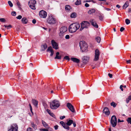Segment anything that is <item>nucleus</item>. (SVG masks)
Listing matches in <instances>:
<instances>
[{
    "instance_id": "obj_63",
    "label": "nucleus",
    "mask_w": 131,
    "mask_h": 131,
    "mask_svg": "<svg viewBox=\"0 0 131 131\" xmlns=\"http://www.w3.org/2000/svg\"><path fill=\"white\" fill-rule=\"evenodd\" d=\"M131 61V60H127L126 62L127 63H130Z\"/></svg>"
},
{
    "instance_id": "obj_20",
    "label": "nucleus",
    "mask_w": 131,
    "mask_h": 131,
    "mask_svg": "<svg viewBox=\"0 0 131 131\" xmlns=\"http://www.w3.org/2000/svg\"><path fill=\"white\" fill-rule=\"evenodd\" d=\"M42 123L45 127L47 129H49V126L44 121L42 120Z\"/></svg>"
},
{
    "instance_id": "obj_27",
    "label": "nucleus",
    "mask_w": 131,
    "mask_h": 131,
    "mask_svg": "<svg viewBox=\"0 0 131 131\" xmlns=\"http://www.w3.org/2000/svg\"><path fill=\"white\" fill-rule=\"evenodd\" d=\"M76 17L77 14L75 12L73 13L70 15V17L72 18H75Z\"/></svg>"
},
{
    "instance_id": "obj_49",
    "label": "nucleus",
    "mask_w": 131,
    "mask_h": 131,
    "mask_svg": "<svg viewBox=\"0 0 131 131\" xmlns=\"http://www.w3.org/2000/svg\"><path fill=\"white\" fill-rule=\"evenodd\" d=\"M43 105L45 109L47 107V104L45 103H43Z\"/></svg>"
},
{
    "instance_id": "obj_8",
    "label": "nucleus",
    "mask_w": 131,
    "mask_h": 131,
    "mask_svg": "<svg viewBox=\"0 0 131 131\" xmlns=\"http://www.w3.org/2000/svg\"><path fill=\"white\" fill-rule=\"evenodd\" d=\"M95 55L94 60L97 61L99 59V57L100 54L99 51L98 49H96L95 51Z\"/></svg>"
},
{
    "instance_id": "obj_13",
    "label": "nucleus",
    "mask_w": 131,
    "mask_h": 131,
    "mask_svg": "<svg viewBox=\"0 0 131 131\" xmlns=\"http://www.w3.org/2000/svg\"><path fill=\"white\" fill-rule=\"evenodd\" d=\"M89 58L86 56H84L82 58V62L84 64H86L88 62Z\"/></svg>"
},
{
    "instance_id": "obj_2",
    "label": "nucleus",
    "mask_w": 131,
    "mask_h": 131,
    "mask_svg": "<svg viewBox=\"0 0 131 131\" xmlns=\"http://www.w3.org/2000/svg\"><path fill=\"white\" fill-rule=\"evenodd\" d=\"M79 44L80 50L82 52H86L87 51L88 45L85 41H80L79 42Z\"/></svg>"
},
{
    "instance_id": "obj_41",
    "label": "nucleus",
    "mask_w": 131,
    "mask_h": 131,
    "mask_svg": "<svg viewBox=\"0 0 131 131\" xmlns=\"http://www.w3.org/2000/svg\"><path fill=\"white\" fill-rule=\"evenodd\" d=\"M8 3L10 7H12L13 6V4L10 1H9L8 2Z\"/></svg>"
},
{
    "instance_id": "obj_26",
    "label": "nucleus",
    "mask_w": 131,
    "mask_h": 131,
    "mask_svg": "<svg viewBox=\"0 0 131 131\" xmlns=\"http://www.w3.org/2000/svg\"><path fill=\"white\" fill-rule=\"evenodd\" d=\"M73 123V121L71 119L69 120L68 121H67V122L66 123V124L67 125L70 126Z\"/></svg>"
},
{
    "instance_id": "obj_36",
    "label": "nucleus",
    "mask_w": 131,
    "mask_h": 131,
    "mask_svg": "<svg viewBox=\"0 0 131 131\" xmlns=\"http://www.w3.org/2000/svg\"><path fill=\"white\" fill-rule=\"evenodd\" d=\"M29 6L30 8L32 9L35 10L36 9L35 5H29Z\"/></svg>"
},
{
    "instance_id": "obj_62",
    "label": "nucleus",
    "mask_w": 131,
    "mask_h": 131,
    "mask_svg": "<svg viewBox=\"0 0 131 131\" xmlns=\"http://www.w3.org/2000/svg\"><path fill=\"white\" fill-rule=\"evenodd\" d=\"M105 10L107 11L110 10H111L110 9L106 7H105Z\"/></svg>"
},
{
    "instance_id": "obj_14",
    "label": "nucleus",
    "mask_w": 131,
    "mask_h": 131,
    "mask_svg": "<svg viewBox=\"0 0 131 131\" xmlns=\"http://www.w3.org/2000/svg\"><path fill=\"white\" fill-rule=\"evenodd\" d=\"M103 112L107 115H109L110 114V112L109 111L108 108L106 107H105L104 108L103 110Z\"/></svg>"
},
{
    "instance_id": "obj_5",
    "label": "nucleus",
    "mask_w": 131,
    "mask_h": 131,
    "mask_svg": "<svg viewBox=\"0 0 131 131\" xmlns=\"http://www.w3.org/2000/svg\"><path fill=\"white\" fill-rule=\"evenodd\" d=\"M18 127L16 124H13L11 125L10 127L8 129V131H18Z\"/></svg>"
},
{
    "instance_id": "obj_44",
    "label": "nucleus",
    "mask_w": 131,
    "mask_h": 131,
    "mask_svg": "<svg viewBox=\"0 0 131 131\" xmlns=\"http://www.w3.org/2000/svg\"><path fill=\"white\" fill-rule=\"evenodd\" d=\"M11 14L13 16H15L16 15V12L15 11H13L12 12Z\"/></svg>"
},
{
    "instance_id": "obj_3",
    "label": "nucleus",
    "mask_w": 131,
    "mask_h": 131,
    "mask_svg": "<svg viewBox=\"0 0 131 131\" xmlns=\"http://www.w3.org/2000/svg\"><path fill=\"white\" fill-rule=\"evenodd\" d=\"M60 106L59 101L56 100H54L52 102H50V107L52 109H56Z\"/></svg>"
},
{
    "instance_id": "obj_10",
    "label": "nucleus",
    "mask_w": 131,
    "mask_h": 131,
    "mask_svg": "<svg viewBox=\"0 0 131 131\" xmlns=\"http://www.w3.org/2000/svg\"><path fill=\"white\" fill-rule=\"evenodd\" d=\"M51 43L53 48L56 50L59 49L58 44L54 40H52L51 41Z\"/></svg>"
},
{
    "instance_id": "obj_7",
    "label": "nucleus",
    "mask_w": 131,
    "mask_h": 131,
    "mask_svg": "<svg viewBox=\"0 0 131 131\" xmlns=\"http://www.w3.org/2000/svg\"><path fill=\"white\" fill-rule=\"evenodd\" d=\"M67 30V28L66 27L64 26L61 27L60 29L59 35L61 37H62L64 35V33L66 32Z\"/></svg>"
},
{
    "instance_id": "obj_4",
    "label": "nucleus",
    "mask_w": 131,
    "mask_h": 131,
    "mask_svg": "<svg viewBox=\"0 0 131 131\" xmlns=\"http://www.w3.org/2000/svg\"><path fill=\"white\" fill-rule=\"evenodd\" d=\"M111 123L113 127H115L116 126L117 124V118L115 115H113L112 116Z\"/></svg>"
},
{
    "instance_id": "obj_58",
    "label": "nucleus",
    "mask_w": 131,
    "mask_h": 131,
    "mask_svg": "<svg viewBox=\"0 0 131 131\" xmlns=\"http://www.w3.org/2000/svg\"><path fill=\"white\" fill-rule=\"evenodd\" d=\"M81 28H82V25L83 26V27H84V26H85V25L84 24V23L83 22V21H82L81 23Z\"/></svg>"
},
{
    "instance_id": "obj_40",
    "label": "nucleus",
    "mask_w": 131,
    "mask_h": 131,
    "mask_svg": "<svg viewBox=\"0 0 131 131\" xmlns=\"http://www.w3.org/2000/svg\"><path fill=\"white\" fill-rule=\"evenodd\" d=\"M82 28H80V31L82 30L84 28H88V26H87V25H85V26H84V27L83 26H82Z\"/></svg>"
},
{
    "instance_id": "obj_1",
    "label": "nucleus",
    "mask_w": 131,
    "mask_h": 131,
    "mask_svg": "<svg viewBox=\"0 0 131 131\" xmlns=\"http://www.w3.org/2000/svg\"><path fill=\"white\" fill-rule=\"evenodd\" d=\"M80 27V25L78 23H73L71 24L69 28V31L70 32H75Z\"/></svg>"
},
{
    "instance_id": "obj_28",
    "label": "nucleus",
    "mask_w": 131,
    "mask_h": 131,
    "mask_svg": "<svg viewBox=\"0 0 131 131\" xmlns=\"http://www.w3.org/2000/svg\"><path fill=\"white\" fill-rule=\"evenodd\" d=\"M128 6V2H126L123 6V9H125Z\"/></svg>"
},
{
    "instance_id": "obj_35",
    "label": "nucleus",
    "mask_w": 131,
    "mask_h": 131,
    "mask_svg": "<svg viewBox=\"0 0 131 131\" xmlns=\"http://www.w3.org/2000/svg\"><path fill=\"white\" fill-rule=\"evenodd\" d=\"M125 23L127 25H128L130 23V21L127 18L125 19Z\"/></svg>"
},
{
    "instance_id": "obj_17",
    "label": "nucleus",
    "mask_w": 131,
    "mask_h": 131,
    "mask_svg": "<svg viewBox=\"0 0 131 131\" xmlns=\"http://www.w3.org/2000/svg\"><path fill=\"white\" fill-rule=\"evenodd\" d=\"M71 60L74 62L78 63L80 62V60L79 59L75 58H71Z\"/></svg>"
},
{
    "instance_id": "obj_29",
    "label": "nucleus",
    "mask_w": 131,
    "mask_h": 131,
    "mask_svg": "<svg viewBox=\"0 0 131 131\" xmlns=\"http://www.w3.org/2000/svg\"><path fill=\"white\" fill-rule=\"evenodd\" d=\"M41 47L43 48L44 49H42V51H44L47 48V46L46 43H45L43 45H42L41 46Z\"/></svg>"
},
{
    "instance_id": "obj_42",
    "label": "nucleus",
    "mask_w": 131,
    "mask_h": 131,
    "mask_svg": "<svg viewBox=\"0 0 131 131\" xmlns=\"http://www.w3.org/2000/svg\"><path fill=\"white\" fill-rule=\"evenodd\" d=\"M17 6H18L19 8L20 9H21V5L20 4V2H18L17 3Z\"/></svg>"
},
{
    "instance_id": "obj_48",
    "label": "nucleus",
    "mask_w": 131,
    "mask_h": 131,
    "mask_svg": "<svg viewBox=\"0 0 131 131\" xmlns=\"http://www.w3.org/2000/svg\"><path fill=\"white\" fill-rule=\"evenodd\" d=\"M16 18L17 19H20L22 18V16L20 15H19L17 17H16Z\"/></svg>"
},
{
    "instance_id": "obj_31",
    "label": "nucleus",
    "mask_w": 131,
    "mask_h": 131,
    "mask_svg": "<svg viewBox=\"0 0 131 131\" xmlns=\"http://www.w3.org/2000/svg\"><path fill=\"white\" fill-rule=\"evenodd\" d=\"M96 40L98 43H99L101 41L100 38L99 37H97L95 38Z\"/></svg>"
},
{
    "instance_id": "obj_55",
    "label": "nucleus",
    "mask_w": 131,
    "mask_h": 131,
    "mask_svg": "<svg viewBox=\"0 0 131 131\" xmlns=\"http://www.w3.org/2000/svg\"><path fill=\"white\" fill-rule=\"evenodd\" d=\"M85 6L86 7H88L89 6V5L87 3H86L85 4Z\"/></svg>"
},
{
    "instance_id": "obj_9",
    "label": "nucleus",
    "mask_w": 131,
    "mask_h": 131,
    "mask_svg": "<svg viewBox=\"0 0 131 131\" xmlns=\"http://www.w3.org/2000/svg\"><path fill=\"white\" fill-rule=\"evenodd\" d=\"M39 14L40 17L42 18H45L47 16V12L43 10L40 11Z\"/></svg>"
},
{
    "instance_id": "obj_59",
    "label": "nucleus",
    "mask_w": 131,
    "mask_h": 131,
    "mask_svg": "<svg viewBox=\"0 0 131 131\" xmlns=\"http://www.w3.org/2000/svg\"><path fill=\"white\" fill-rule=\"evenodd\" d=\"M123 86L122 85H121L120 86V88L121 89V90L123 91Z\"/></svg>"
},
{
    "instance_id": "obj_46",
    "label": "nucleus",
    "mask_w": 131,
    "mask_h": 131,
    "mask_svg": "<svg viewBox=\"0 0 131 131\" xmlns=\"http://www.w3.org/2000/svg\"><path fill=\"white\" fill-rule=\"evenodd\" d=\"M57 89L58 90H61L62 89V87L59 84L58 85V86H57Z\"/></svg>"
},
{
    "instance_id": "obj_52",
    "label": "nucleus",
    "mask_w": 131,
    "mask_h": 131,
    "mask_svg": "<svg viewBox=\"0 0 131 131\" xmlns=\"http://www.w3.org/2000/svg\"><path fill=\"white\" fill-rule=\"evenodd\" d=\"M27 131H32V129L30 127L28 128L27 130Z\"/></svg>"
},
{
    "instance_id": "obj_61",
    "label": "nucleus",
    "mask_w": 131,
    "mask_h": 131,
    "mask_svg": "<svg viewBox=\"0 0 131 131\" xmlns=\"http://www.w3.org/2000/svg\"><path fill=\"white\" fill-rule=\"evenodd\" d=\"M7 26V29H8L9 28H10L12 27V25H9Z\"/></svg>"
},
{
    "instance_id": "obj_57",
    "label": "nucleus",
    "mask_w": 131,
    "mask_h": 131,
    "mask_svg": "<svg viewBox=\"0 0 131 131\" xmlns=\"http://www.w3.org/2000/svg\"><path fill=\"white\" fill-rule=\"evenodd\" d=\"M36 23V20L35 19H34L32 20V23L33 24H35Z\"/></svg>"
},
{
    "instance_id": "obj_6",
    "label": "nucleus",
    "mask_w": 131,
    "mask_h": 131,
    "mask_svg": "<svg viewBox=\"0 0 131 131\" xmlns=\"http://www.w3.org/2000/svg\"><path fill=\"white\" fill-rule=\"evenodd\" d=\"M47 22L50 24H53L56 23V20L52 16H50L48 18Z\"/></svg>"
},
{
    "instance_id": "obj_56",
    "label": "nucleus",
    "mask_w": 131,
    "mask_h": 131,
    "mask_svg": "<svg viewBox=\"0 0 131 131\" xmlns=\"http://www.w3.org/2000/svg\"><path fill=\"white\" fill-rule=\"evenodd\" d=\"M65 118V116H61L60 117V119H63L64 118Z\"/></svg>"
},
{
    "instance_id": "obj_64",
    "label": "nucleus",
    "mask_w": 131,
    "mask_h": 131,
    "mask_svg": "<svg viewBox=\"0 0 131 131\" xmlns=\"http://www.w3.org/2000/svg\"><path fill=\"white\" fill-rule=\"evenodd\" d=\"M128 99L130 100H131V95L128 96Z\"/></svg>"
},
{
    "instance_id": "obj_37",
    "label": "nucleus",
    "mask_w": 131,
    "mask_h": 131,
    "mask_svg": "<svg viewBox=\"0 0 131 131\" xmlns=\"http://www.w3.org/2000/svg\"><path fill=\"white\" fill-rule=\"evenodd\" d=\"M83 22L84 23V25H87V26H89L90 23L88 21H83Z\"/></svg>"
},
{
    "instance_id": "obj_23",
    "label": "nucleus",
    "mask_w": 131,
    "mask_h": 131,
    "mask_svg": "<svg viewBox=\"0 0 131 131\" xmlns=\"http://www.w3.org/2000/svg\"><path fill=\"white\" fill-rule=\"evenodd\" d=\"M98 16L99 17V20H100L101 21H102L103 20L104 16L103 14H99L98 15Z\"/></svg>"
},
{
    "instance_id": "obj_54",
    "label": "nucleus",
    "mask_w": 131,
    "mask_h": 131,
    "mask_svg": "<svg viewBox=\"0 0 131 131\" xmlns=\"http://www.w3.org/2000/svg\"><path fill=\"white\" fill-rule=\"evenodd\" d=\"M108 75L110 78H112L113 75L112 74L109 73L108 74Z\"/></svg>"
},
{
    "instance_id": "obj_51",
    "label": "nucleus",
    "mask_w": 131,
    "mask_h": 131,
    "mask_svg": "<svg viewBox=\"0 0 131 131\" xmlns=\"http://www.w3.org/2000/svg\"><path fill=\"white\" fill-rule=\"evenodd\" d=\"M125 30V28L123 27H122L120 29V31L121 32H122Z\"/></svg>"
},
{
    "instance_id": "obj_11",
    "label": "nucleus",
    "mask_w": 131,
    "mask_h": 131,
    "mask_svg": "<svg viewBox=\"0 0 131 131\" xmlns=\"http://www.w3.org/2000/svg\"><path fill=\"white\" fill-rule=\"evenodd\" d=\"M67 106L72 112L74 113L75 112V110L74 107L70 103H68Z\"/></svg>"
},
{
    "instance_id": "obj_34",
    "label": "nucleus",
    "mask_w": 131,
    "mask_h": 131,
    "mask_svg": "<svg viewBox=\"0 0 131 131\" xmlns=\"http://www.w3.org/2000/svg\"><path fill=\"white\" fill-rule=\"evenodd\" d=\"M116 105L117 104L114 102H113L111 103V106H113L114 107H115Z\"/></svg>"
},
{
    "instance_id": "obj_15",
    "label": "nucleus",
    "mask_w": 131,
    "mask_h": 131,
    "mask_svg": "<svg viewBox=\"0 0 131 131\" xmlns=\"http://www.w3.org/2000/svg\"><path fill=\"white\" fill-rule=\"evenodd\" d=\"M90 22L91 23L92 25L94 27L98 28V26L97 24L95 21L94 20V19H92L90 21Z\"/></svg>"
},
{
    "instance_id": "obj_38",
    "label": "nucleus",
    "mask_w": 131,
    "mask_h": 131,
    "mask_svg": "<svg viewBox=\"0 0 131 131\" xmlns=\"http://www.w3.org/2000/svg\"><path fill=\"white\" fill-rule=\"evenodd\" d=\"M127 121L128 124H131V117L128 118L127 119Z\"/></svg>"
},
{
    "instance_id": "obj_12",
    "label": "nucleus",
    "mask_w": 131,
    "mask_h": 131,
    "mask_svg": "<svg viewBox=\"0 0 131 131\" xmlns=\"http://www.w3.org/2000/svg\"><path fill=\"white\" fill-rule=\"evenodd\" d=\"M60 123L61 124L63 127L65 129H67V130H69L70 129V127L69 126L67 125L66 123H65L63 121H60Z\"/></svg>"
},
{
    "instance_id": "obj_19",
    "label": "nucleus",
    "mask_w": 131,
    "mask_h": 131,
    "mask_svg": "<svg viewBox=\"0 0 131 131\" xmlns=\"http://www.w3.org/2000/svg\"><path fill=\"white\" fill-rule=\"evenodd\" d=\"M22 22L24 24H27L28 22V20L26 17H24L21 19Z\"/></svg>"
},
{
    "instance_id": "obj_30",
    "label": "nucleus",
    "mask_w": 131,
    "mask_h": 131,
    "mask_svg": "<svg viewBox=\"0 0 131 131\" xmlns=\"http://www.w3.org/2000/svg\"><path fill=\"white\" fill-rule=\"evenodd\" d=\"M31 125L32 127H33L34 129H37L36 126L35 124H34L33 122H31Z\"/></svg>"
},
{
    "instance_id": "obj_25",
    "label": "nucleus",
    "mask_w": 131,
    "mask_h": 131,
    "mask_svg": "<svg viewBox=\"0 0 131 131\" xmlns=\"http://www.w3.org/2000/svg\"><path fill=\"white\" fill-rule=\"evenodd\" d=\"M47 52H50L51 53L52 52H54L53 50L52 49V47L51 46H49L48 47L47 50Z\"/></svg>"
},
{
    "instance_id": "obj_18",
    "label": "nucleus",
    "mask_w": 131,
    "mask_h": 131,
    "mask_svg": "<svg viewBox=\"0 0 131 131\" xmlns=\"http://www.w3.org/2000/svg\"><path fill=\"white\" fill-rule=\"evenodd\" d=\"M47 111L48 113L52 117L56 118V116L55 115L52 113H51V111L50 110H49L48 109H47Z\"/></svg>"
},
{
    "instance_id": "obj_45",
    "label": "nucleus",
    "mask_w": 131,
    "mask_h": 131,
    "mask_svg": "<svg viewBox=\"0 0 131 131\" xmlns=\"http://www.w3.org/2000/svg\"><path fill=\"white\" fill-rule=\"evenodd\" d=\"M40 131H48V130L47 129L41 128L40 129Z\"/></svg>"
},
{
    "instance_id": "obj_33",
    "label": "nucleus",
    "mask_w": 131,
    "mask_h": 131,
    "mask_svg": "<svg viewBox=\"0 0 131 131\" xmlns=\"http://www.w3.org/2000/svg\"><path fill=\"white\" fill-rule=\"evenodd\" d=\"M61 55H56L55 57L54 58V59L59 60L61 59Z\"/></svg>"
},
{
    "instance_id": "obj_50",
    "label": "nucleus",
    "mask_w": 131,
    "mask_h": 131,
    "mask_svg": "<svg viewBox=\"0 0 131 131\" xmlns=\"http://www.w3.org/2000/svg\"><path fill=\"white\" fill-rule=\"evenodd\" d=\"M70 38V36L69 35H67L66 36H65V38L66 39H69Z\"/></svg>"
},
{
    "instance_id": "obj_22",
    "label": "nucleus",
    "mask_w": 131,
    "mask_h": 131,
    "mask_svg": "<svg viewBox=\"0 0 131 131\" xmlns=\"http://www.w3.org/2000/svg\"><path fill=\"white\" fill-rule=\"evenodd\" d=\"M95 10L94 9H90L88 12V13L89 14H91L95 12Z\"/></svg>"
},
{
    "instance_id": "obj_53",
    "label": "nucleus",
    "mask_w": 131,
    "mask_h": 131,
    "mask_svg": "<svg viewBox=\"0 0 131 131\" xmlns=\"http://www.w3.org/2000/svg\"><path fill=\"white\" fill-rule=\"evenodd\" d=\"M58 126L57 125L55 126H54L55 129L56 130L58 129Z\"/></svg>"
},
{
    "instance_id": "obj_43",
    "label": "nucleus",
    "mask_w": 131,
    "mask_h": 131,
    "mask_svg": "<svg viewBox=\"0 0 131 131\" xmlns=\"http://www.w3.org/2000/svg\"><path fill=\"white\" fill-rule=\"evenodd\" d=\"M0 21L1 22L3 23L6 22V20L4 18H0Z\"/></svg>"
},
{
    "instance_id": "obj_16",
    "label": "nucleus",
    "mask_w": 131,
    "mask_h": 131,
    "mask_svg": "<svg viewBox=\"0 0 131 131\" xmlns=\"http://www.w3.org/2000/svg\"><path fill=\"white\" fill-rule=\"evenodd\" d=\"M65 9L68 12H71L72 10V8L69 5H66L65 6Z\"/></svg>"
},
{
    "instance_id": "obj_21",
    "label": "nucleus",
    "mask_w": 131,
    "mask_h": 131,
    "mask_svg": "<svg viewBox=\"0 0 131 131\" xmlns=\"http://www.w3.org/2000/svg\"><path fill=\"white\" fill-rule=\"evenodd\" d=\"M29 5H35L36 3V2L35 0H31L29 2Z\"/></svg>"
},
{
    "instance_id": "obj_47",
    "label": "nucleus",
    "mask_w": 131,
    "mask_h": 131,
    "mask_svg": "<svg viewBox=\"0 0 131 131\" xmlns=\"http://www.w3.org/2000/svg\"><path fill=\"white\" fill-rule=\"evenodd\" d=\"M29 107H30V111L32 113H33V112H32V106H31V104H29Z\"/></svg>"
},
{
    "instance_id": "obj_60",
    "label": "nucleus",
    "mask_w": 131,
    "mask_h": 131,
    "mask_svg": "<svg viewBox=\"0 0 131 131\" xmlns=\"http://www.w3.org/2000/svg\"><path fill=\"white\" fill-rule=\"evenodd\" d=\"M130 100L128 99V98H127L126 99V102L127 103H128Z\"/></svg>"
},
{
    "instance_id": "obj_24",
    "label": "nucleus",
    "mask_w": 131,
    "mask_h": 131,
    "mask_svg": "<svg viewBox=\"0 0 131 131\" xmlns=\"http://www.w3.org/2000/svg\"><path fill=\"white\" fill-rule=\"evenodd\" d=\"M32 102L35 106L36 107L37 106L38 104L37 101L35 99H32Z\"/></svg>"
},
{
    "instance_id": "obj_39",
    "label": "nucleus",
    "mask_w": 131,
    "mask_h": 131,
    "mask_svg": "<svg viewBox=\"0 0 131 131\" xmlns=\"http://www.w3.org/2000/svg\"><path fill=\"white\" fill-rule=\"evenodd\" d=\"M66 59L68 61H69L70 60V58L69 57L67 56H66L64 57L63 59Z\"/></svg>"
},
{
    "instance_id": "obj_32",
    "label": "nucleus",
    "mask_w": 131,
    "mask_h": 131,
    "mask_svg": "<svg viewBox=\"0 0 131 131\" xmlns=\"http://www.w3.org/2000/svg\"><path fill=\"white\" fill-rule=\"evenodd\" d=\"M81 3V0H77L76 2L75 3V4L76 5H80Z\"/></svg>"
}]
</instances>
